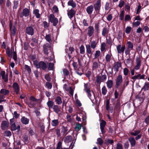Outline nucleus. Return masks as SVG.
I'll return each mask as SVG.
<instances>
[{"mask_svg": "<svg viewBox=\"0 0 149 149\" xmlns=\"http://www.w3.org/2000/svg\"><path fill=\"white\" fill-rule=\"evenodd\" d=\"M6 6L10 8L11 7V3L9 1V0H7L6 3Z\"/></svg>", "mask_w": 149, "mask_h": 149, "instance_id": "obj_63", "label": "nucleus"}, {"mask_svg": "<svg viewBox=\"0 0 149 149\" xmlns=\"http://www.w3.org/2000/svg\"><path fill=\"white\" fill-rule=\"evenodd\" d=\"M55 101L56 103L58 104H61L62 103L61 99L59 96H58L55 98Z\"/></svg>", "mask_w": 149, "mask_h": 149, "instance_id": "obj_28", "label": "nucleus"}, {"mask_svg": "<svg viewBox=\"0 0 149 149\" xmlns=\"http://www.w3.org/2000/svg\"><path fill=\"white\" fill-rule=\"evenodd\" d=\"M144 75H141L139 74L137 75H135L132 77V79L135 80L136 79H143L144 78Z\"/></svg>", "mask_w": 149, "mask_h": 149, "instance_id": "obj_11", "label": "nucleus"}, {"mask_svg": "<svg viewBox=\"0 0 149 149\" xmlns=\"http://www.w3.org/2000/svg\"><path fill=\"white\" fill-rule=\"evenodd\" d=\"M109 100H107L106 104V108L107 110L109 111Z\"/></svg>", "mask_w": 149, "mask_h": 149, "instance_id": "obj_53", "label": "nucleus"}, {"mask_svg": "<svg viewBox=\"0 0 149 149\" xmlns=\"http://www.w3.org/2000/svg\"><path fill=\"white\" fill-rule=\"evenodd\" d=\"M86 93L89 99L92 101H93L95 99V97L93 93V92H91L90 91H88V92Z\"/></svg>", "mask_w": 149, "mask_h": 149, "instance_id": "obj_12", "label": "nucleus"}, {"mask_svg": "<svg viewBox=\"0 0 149 149\" xmlns=\"http://www.w3.org/2000/svg\"><path fill=\"white\" fill-rule=\"evenodd\" d=\"M6 52L8 56H11V53L10 51V49L9 47H8L6 49Z\"/></svg>", "mask_w": 149, "mask_h": 149, "instance_id": "obj_59", "label": "nucleus"}, {"mask_svg": "<svg viewBox=\"0 0 149 149\" xmlns=\"http://www.w3.org/2000/svg\"><path fill=\"white\" fill-rule=\"evenodd\" d=\"M106 124V122L103 120H101L100 123V129L101 130V131L102 134H103L105 133L104 128L105 127V125Z\"/></svg>", "mask_w": 149, "mask_h": 149, "instance_id": "obj_7", "label": "nucleus"}, {"mask_svg": "<svg viewBox=\"0 0 149 149\" xmlns=\"http://www.w3.org/2000/svg\"><path fill=\"white\" fill-rule=\"evenodd\" d=\"M74 51V49L72 47H70L69 48V52L68 53V56L69 58H70L71 56H70V54H72V52Z\"/></svg>", "mask_w": 149, "mask_h": 149, "instance_id": "obj_44", "label": "nucleus"}, {"mask_svg": "<svg viewBox=\"0 0 149 149\" xmlns=\"http://www.w3.org/2000/svg\"><path fill=\"white\" fill-rule=\"evenodd\" d=\"M68 6H71L72 8H75L76 6V4L75 2L73 1V0H70L68 3Z\"/></svg>", "mask_w": 149, "mask_h": 149, "instance_id": "obj_21", "label": "nucleus"}, {"mask_svg": "<svg viewBox=\"0 0 149 149\" xmlns=\"http://www.w3.org/2000/svg\"><path fill=\"white\" fill-rule=\"evenodd\" d=\"M129 72V70L127 68H125L123 69V73L126 76L128 75V73Z\"/></svg>", "mask_w": 149, "mask_h": 149, "instance_id": "obj_54", "label": "nucleus"}, {"mask_svg": "<svg viewBox=\"0 0 149 149\" xmlns=\"http://www.w3.org/2000/svg\"><path fill=\"white\" fill-rule=\"evenodd\" d=\"M9 126V123L6 121H3L1 124V128L3 130H5L8 128Z\"/></svg>", "mask_w": 149, "mask_h": 149, "instance_id": "obj_10", "label": "nucleus"}, {"mask_svg": "<svg viewBox=\"0 0 149 149\" xmlns=\"http://www.w3.org/2000/svg\"><path fill=\"white\" fill-rule=\"evenodd\" d=\"M100 0H98L96 3L94 5V8L95 10L97 11L98 10L100 7Z\"/></svg>", "mask_w": 149, "mask_h": 149, "instance_id": "obj_16", "label": "nucleus"}, {"mask_svg": "<svg viewBox=\"0 0 149 149\" xmlns=\"http://www.w3.org/2000/svg\"><path fill=\"white\" fill-rule=\"evenodd\" d=\"M141 61L139 59L137 60L136 62V65L135 66L134 69L136 70L139 69L141 65Z\"/></svg>", "mask_w": 149, "mask_h": 149, "instance_id": "obj_24", "label": "nucleus"}, {"mask_svg": "<svg viewBox=\"0 0 149 149\" xmlns=\"http://www.w3.org/2000/svg\"><path fill=\"white\" fill-rule=\"evenodd\" d=\"M1 93L4 95H6L9 93V91L8 90L4 89H2L1 90Z\"/></svg>", "mask_w": 149, "mask_h": 149, "instance_id": "obj_38", "label": "nucleus"}, {"mask_svg": "<svg viewBox=\"0 0 149 149\" xmlns=\"http://www.w3.org/2000/svg\"><path fill=\"white\" fill-rule=\"evenodd\" d=\"M112 55L111 54H107L105 56V59L106 60V61L108 62H110V61L111 59V56Z\"/></svg>", "mask_w": 149, "mask_h": 149, "instance_id": "obj_37", "label": "nucleus"}, {"mask_svg": "<svg viewBox=\"0 0 149 149\" xmlns=\"http://www.w3.org/2000/svg\"><path fill=\"white\" fill-rule=\"evenodd\" d=\"M45 38L46 40L49 42H50L52 41L50 35H47L45 36Z\"/></svg>", "mask_w": 149, "mask_h": 149, "instance_id": "obj_49", "label": "nucleus"}, {"mask_svg": "<svg viewBox=\"0 0 149 149\" xmlns=\"http://www.w3.org/2000/svg\"><path fill=\"white\" fill-rule=\"evenodd\" d=\"M94 29L93 27L89 26L87 28L88 35L89 36H91L94 33Z\"/></svg>", "mask_w": 149, "mask_h": 149, "instance_id": "obj_8", "label": "nucleus"}, {"mask_svg": "<svg viewBox=\"0 0 149 149\" xmlns=\"http://www.w3.org/2000/svg\"><path fill=\"white\" fill-rule=\"evenodd\" d=\"M142 89L144 91H147L149 89V82H146L143 86L142 88Z\"/></svg>", "mask_w": 149, "mask_h": 149, "instance_id": "obj_26", "label": "nucleus"}, {"mask_svg": "<svg viewBox=\"0 0 149 149\" xmlns=\"http://www.w3.org/2000/svg\"><path fill=\"white\" fill-rule=\"evenodd\" d=\"M29 10L27 8H25L21 13L20 14V17H22L23 16L27 17L29 15Z\"/></svg>", "mask_w": 149, "mask_h": 149, "instance_id": "obj_3", "label": "nucleus"}, {"mask_svg": "<svg viewBox=\"0 0 149 149\" xmlns=\"http://www.w3.org/2000/svg\"><path fill=\"white\" fill-rule=\"evenodd\" d=\"M59 124V122L58 119H54L51 122L52 125L54 127L57 126Z\"/></svg>", "mask_w": 149, "mask_h": 149, "instance_id": "obj_30", "label": "nucleus"}, {"mask_svg": "<svg viewBox=\"0 0 149 149\" xmlns=\"http://www.w3.org/2000/svg\"><path fill=\"white\" fill-rule=\"evenodd\" d=\"M14 6L13 7L14 8L16 9L17 8L18 6V2L17 1H15L13 3Z\"/></svg>", "mask_w": 149, "mask_h": 149, "instance_id": "obj_62", "label": "nucleus"}, {"mask_svg": "<svg viewBox=\"0 0 149 149\" xmlns=\"http://www.w3.org/2000/svg\"><path fill=\"white\" fill-rule=\"evenodd\" d=\"M103 141L102 139L100 138H99L97 139V144H98L100 145H101L102 144Z\"/></svg>", "mask_w": 149, "mask_h": 149, "instance_id": "obj_61", "label": "nucleus"}, {"mask_svg": "<svg viewBox=\"0 0 149 149\" xmlns=\"http://www.w3.org/2000/svg\"><path fill=\"white\" fill-rule=\"evenodd\" d=\"M80 53L81 54H84L85 52V49L84 46L81 45L80 48Z\"/></svg>", "mask_w": 149, "mask_h": 149, "instance_id": "obj_56", "label": "nucleus"}, {"mask_svg": "<svg viewBox=\"0 0 149 149\" xmlns=\"http://www.w3.org/2000/svg\"><path fill=\"white\" fill-rule=\"evenodd\" d=\"M124 4V1L123 0H121L119 2V3L118 6L120 8H121L123 6Z\"/></svg>", "mask_w": 149, "mask_h": 149, "instance_id": "obj_57", "label": "nucleus"}, {"mask_svg": "<svg viewBox=\"0 0 149 149\" xmlns=\"http://www.w3.org/2000/svg\"><path fill=\"white\" fill-rule=\"evenodd\" d=\"M21 121L23 124L26 125L28 124L29 119L24 116H23L21 119Z\"/></svg>", "mask_w": 149, "mask_h": 149, "instance_id": "obj_18", "label": "nucleus"}, {"mask_svg": "<svg viewBox=\"0 0 149 149\" xmlns=\"http://www.w3.org/2000/svg\"><path fill=\"white\" fill-rule=\"evenodd\" d=\"M127 48L130 49V50H133V44L130 41L127 42Z\"/></svg>", "mask_w": 149, "mask_h": 149, "instance_id": "obj_23", "label": "nucleus"}, {"mask_svg": "<svg viewBox=\"0 0 149 149\" xmlns=\"http://www.w3.org/2000/svg\"><path fill=\"white\" fill-rule=\"evenodd\" d=\"M100 65L99 63L97 62H95L93 63V69H96Z\"/></svg>", "mask_w": 149, "mask_h": 149, "instance_id": "obj_36", "label": "nucleus"}, {"mask_svg": "<svg viewBox=\"0 0 149 149\" xmlns=\"http://www.w3.org/2000/svg\"><path fill=\"white\" fill-rule=\"evenodd\" d=\"M90 88H89V84H85L84 91L86 92H88V91H90Z\"/></svg>", "mask_w": 149, "mask_h": 149, "instance_id": "obj_34", "label": "nucleus"}, {"mask_svg": "<svg viewBox=\"0 0 149 149\" xmlns=\"http://www.w3.org/2000/svg\"><path fill=\"white\" fill-rule=\"evenodd\" d=\"M48 19L51 22L53 23L54 26H56L58 23V19L56 18L54 14H52L49 15L48 17Z\"/></svg>", "mask_w": 149, "mask_h": 149, "instance_id": "obj_2", "label": "nucleus"}, {"mask_svg": "<svg viewBox=\"0 0 149 149\" xmlns=\"http://www.w3.org/2000/svg\"><path fill=\"white\" fill-rule=\"evenodd\" d=\"M116 48L118 53L122 54L124 52L125 47V45L122 47L121 45H119L117 46Z\"/></svg>", "mask_w": 149, "mask_h": 149, "instance_id": "obj_5", "label": "nucleus"}, {"mask_svg": "<svg viewBox=\"0 0 149 149\" xmlns=\"http://www.w3.org/2000/svg\"><path fill=\"white\" fill-rule=\"evenodd\" d=\"M53 109L54 112L58 114L60 111V108L57 105H54L52 107Z\"/></svg>", "mask_w": 149, "mask_h": 149, "instance_id": "obj_20", "label": "nucleus"}, {"mask_svg": "<svg viewBox=\"0 0 149 149\" xmlns=\"http://www.w3.org/2000/svg\"><path fill=\"white\" fill-rule=\"evenodd\" d=\"M109 31V30L107 28L105 27H104L103 29V30L102 32V35L104 36H105L106 34H108Z\"/></svg>", "mask_w": 149, "mask_h": 149, "instance_id": "obj_31", "label": "nucleus"}, {"mask_svg": "<svg viewBox=\"0 0 149 149\" xmlns=\"http://www.w3.org/2000/svg\"><path fill=\"white\" fill-rule=\"evenodd\" d=\"M140 133L139 130H137L135 131L134 132H132L131 133V134L133 136H136L138 135Z\"/></svg>", "mask_w": 149, "mask_h": 149, "instance_id": "obj_52", "label": "nucleus"}, {"mask_svg": "<svg viewBox=\"0 0 149 149\" xmlns=\"http://www.w3.org/2000/svg\"><path fill=\"white\" fill-rule=\"evenodd\" d=\"M52 11L53 13H58V8L56 6H54L52 8Z\"/></svg>", "mask_w": 149, "mask_h": 149, "instance_id": "obj_39", "label": "nucleus"}, {"mask_svg": "<svg viewBox=\"0 0 149 149\" xmlns=\"http://www.w3.org/2000/svg\"><path fill=\"white\" fill-rule=\"evenodd\" d=\"M106 44L105 43L103 42L101 45V52L103 51L105 49Z\"/></svg>", "mask_w": 149, "mask_h": 149, "instance_id": "obj_50", "label": "nucleus"}, {"mask_svg": "<svg viewBox=\"0 0 149 149\" xmlns=\"http://www.w3.org/2000/svg\"><path fill=\"white\" fill-rule=\"evenodd\" d=\"M86 53L88 54H91V47L90 45H86Z\"/></svg>", "mask_w": 149, "mask_h": 149, "instance_id": "obj_33", "label": "nucleus"}, {"mask_svg": "<svg viewBox=\"0 0 149 149\" xmlns=\"http://www.w3.org/2000/svg\"><path fill=\"white\" fill-rule=\"evenodd\" d=\"M121 67V64L119 62H116L113 66V69L116 72L118 71L119 68Z\"/></svg>", "mask_w": 149, "mask_h": 149, "instance_id": "obj_13", "label": "nucleus"}, {"mask_svg": "<svg viewBox=\"0 0 149 149\" xmlns=\"http://www.w3.org/2000/svg\"><path fill=\"white\" fill-rule=\"evenodd\" d=\"M82 125L81 124H76L74 127L75 130L78 132L81 129Z\"/></svg>", "mask_w": 149, "mask_h": 149, "instance_id": "obj_40", "label": "nucleus"}, {"mask_svg": "<svg viewBox=\"0 0 149 149\" xmlns=\"http://www.w3.org/2000/svg\"><path fill=\"white\" fill-rule=\"evenodd\" d=\"M96 43L95 41H93L91 42V47L93 49H94L96 47Z\"/></svg>", "mask_w": 149, "mask_h": 149, "instance_id": "obj_41", "label": "nucleus"}, {"mask_svg": "<svg viewBox=\"0 0 149 149\" xmlns=\"http://www.w3.org/2000/svg\"><path fill=\"white\" fill-rule=\"evenodd\" d=\"M46 85L48 89H51L52 87V85L51 83L48 82H46Z\"/></svg>", "mask_w": 149, "mask_h": 149, "instance_id": "obj_60", "label": "nucleus"}, {"mask_svg": "<svg viewBox=\"0 0 149 149\" xmlns=\"http://www.w3.org/2000/svg\"><path fill=\"white\" fill-rule=\"evenodd\" d=\"M68 129L67 127H63L61 128V132L63 134H65L67 131Z\"/></svg>", "mask_w": 149, "mask_h": 149, "instance_id": "obj_47", "label": "nucleus"}, {"mask_svg": "<svg viewBox=\"0 0 149 149\" xmlns=\"http://www.w3.org/2000/svg\"><path fill=\"white\" fill-rule=\"evenodd\" d=\"M75 14L74 10H70L68 13V14L69 17L70 19L72 18Z\"/></svg>", "mask_w": 149, "mask_h": 149, "instance_id": "obj_25", "label": "nucleus"}, {"mask_svg": "<svg viewBox=\"0 0 149 149\" xmlns=\"http://www.w3.org/2000/svg\"><path fill=\"white\" fill-rule=\"evenodd\" d=\"M1 74L2 76V79L5 82L7 83L8 81V74H5V72L4 71H1Z\"/></svg>", "mask_w": 149, "mask_h": 149, "instance_id": "obj_4", "label": "nucleus"}, {"mask_svg": "<svg viewBox=\"0 0 149 149\" xmlns=\"http://www.w3.org/2000/svg\"><path fill=\"white\" fill-rule=\"evenodd\" d=\"M72 140V137L70 136H67L64 139V141L66 143H69L71 142Z\"/></svg>", "mask_w": 149, "mask_h": 149, "instance_id": "obj_27", "label": "nucleus"}, {"mask_svg": "<svg viewBox=\"0 0 149 149\" xmlns=\"http://www.w3.org/2000/svg\"><path fill=\"white\" fill-rule=\"evenodd\" d=\"M26 33L29 35H33L34 33L33 28L31 26L27 27L26 29Z\"/></svg>", "mask_w": 149, "mask_h": 149, "instance_id": "obj_9", "label": "nucleus"}, {"mask_svg": "<svg viewBox=\"0 0 149 149\" xmlns=\"http://www.w3.org/2000/svg\"><path fill=\"white\" fill-rule=\"evenodd\" d=\"M10 29L12 33V36H14L16 33V28L14 26H12L11 24L10 25Z\"/></svg>", "mask_w": 149, "mask_h": 149, "instance_id": "obj_15", "label": "nucleus"}, {"mask_svg": "<svg viewBox=\"0 0 149 149\" xmlns=\"http://www.w3.org/2000/svg\"><path fill=\"white\" fill-rule=\"evenodd\" d=\"M107 86L108 88H110L112 87L113 85V81L111 80H108L106 83Z\"/></svg>", "mask_w": 149, "mask_h": 149, "instance_id": "obj_29", "label": "nucleus"}, {"mask_svg": "<svg viewBox=\"0 0 149 149\" xmlns=\"http://www.w3.org/2000/svg\"><path fill=\"white\" fill-rule=\"evenodd\" d=\"M102 93L103 95H105L106 94L107 92V90L106 89V88L105 86L103 87L102 88Z\"/></svg>", "mask_w": 149, "mask_h": 149, "instance_id": "obj_55", "label": "nucleus"}, {"mask_svg": "<svg viewBox=\"0 0 149 149\" xmlns=\"http://www.w3.org/2000/svg\"><path fill=\"white\" fill-rule=\"evenodd\" d=\"M144 32L145 33H147L149 31V28L148 26H144L143 28Z\"/></svg>", "mask_w": 149, "mask_h": 149, "instance_id": "obj_58", "label": "nucleus"}, {"mask_svg": "<svg viewBox=\"0 0 149 149\" xmlns=\"http://www.w3.org/2000/svg\"><path fill=\"white\" fill-rule=\"evenodd\" d=\"M13 87L15 90L16 94H18L19 91V88L18 84L16 83H14L13 85Z\"/></svg>", "mask_w": 149, "mask_h": 149, "instance_id": "obj_22", "label": "nucleus"}, {"mask_svg": "<svg viewBox=\"0 0 149 149\" xmlns=\"http://www.w3.org/2000/svg\"><path fill=\"white\" fill-rule=\"evenodd\" d=\"M129 141L132 146H135L136 142L134 138L133 137H130L129 139Z\"/></svg>", "mask_w": 149, "mask_h": 149, "instance_id": "obj_19", "label": "nucleus"}, {"mask_svg": "<svg viewBox=\"0 0 149 149\" xmlns=\"http://www.w3.org/2000/svg\"><path fill=\"white\" fill-rule=\"evenodd\" d=\"M116 148V149H123V145L120 143H118Z\"/></svg>", "mask_w": 149, "mask_h": 149, "instance_id": "obj_51", "label": "nucleus"}, {"mask_svg": "<svg viewBox=\"0 0 149 149\" xmlns=\"http://www.w3.org/2000/svg\"><path fill=\"white\" fill-rule=\"evenodd\" d=\"M34 63L37 68H42L43 70H45L47 68L46 64L43 62L41 61L38 63L36 61H34Z\"/></svg>", "mask_w": 149, "mask_h": 149, "instance_id": "obj_1", "label": "nucleus"}, {"mask_svg": "<svg viewBox=\"0 0 149 149\" xmlns=\"http://www.w3.org/2000/svg\"><path fill=\"white\" fill-rule=\"evenodd\" d=\"M132 27L130 26H127L125 29V33L127 34L129 33L132 30Z\"/></svg>", "mask_w": 149, "mask_h": 149, "instance_id": "obj_45", "label": "nucleus"}, {"mask_svg": "<svg viewBox=\"0 0 149 149\" xmlns=\"http://www.w3.org/2000/svg\"><path fill=\"white\" fill-rule=\"evenodd\" d=\"M54 104V102L51 101H49L47 102V105L49 109L52 108Z\"/></svg>", "mask_w": 149, "mask_h": 149, "instance_id": "obj_35", "label": "nucleus"}, {"mask_svg": "<svg viewBox=\"0 0 149 149\" xmlns=\"http://www.w3.org/2000/svg\"><path fill=\"white\" fill-rule=\"evenodd\" d=\"M123 81L122 76L121 75H119L117 77L116 83L117 86H119Z\"/></svg>", "mask_w": 149, "mask_h": 149, "instance_id": "obj_6", "label": "nucleus"}, {"mask_svg": "<svg viewBox=\"0 0 149 149\" xmlns=\"http://www.w3.org/2000/svg\"><path fill=\"white\" fill-rule=\"evenodd\" d=\"M96 82L98 84H100L102 82L101 77L100 76H98L96 77Z\"/></svg>", "mask_w": 149, "mask_h": 149, "instance_id": "obj_46", "label": "nucleus"}, {"mask_svg": "<svg viewBox=\"0 0 149 149\" xmlns=\"http://www.w3.org/2000/svg\"><path fill=\"white\" fill-rule=\"evenodd\" d=\"M124 13L125 12L124 10H122L119 15V17H120V19L122 20L123 19L124 15Z\"/></svg>", "mask_w": 149, "mask_h": 149, "instance_id": "obj_42", "label": "nucleus"}, {"mask_svg": "<svg viewBox=\"0 0 149 149\" xmlns=\"http://www.w3.org/2000/svg\"><path fill=\"white\" fill-rule=\"evenodd\" d=\"M94 8L92 5L87 7L86 8V11L88 14H91Z\"/></svg>", "mask_w": 149, "mask_h": 149, "instance_id": "obj_14", "label": "nucleus"}, {"mask_svg": "<svg viewBox=\"0 0 149 149\" xmlns=\"http://www.w3.org/2000/svg\"><path fill=\"white\" fill-rule=\"evenodd\" d=\"M72 65L75 70H77L78 69V66L76 62H73L72 63Z\"/></svg>", "mask_w": 149, "mask_h": 149, "instance_id": "obj_64", "label": "nucleus"}, {"mask_svg": "<svg viewBox=\"0 0 149 149\" xmlns=\"http://www.w3.org/2000/svg\"><path fill=\"white\" fill-rule=\"evenodd\" d=\"M100 54L101 52L100 51H96L95 54V58H97L100 56Z\"/></svg>", "mask_w": 149, "mask_h": 149, "instance_id": "obj_43", "label": "nucleus"}, {"mask_svg": "<svg viewBox=\"0 0 149 149\" xmlns=\"http://www.w3.org/2000/svg\"><path fill=\"white\" fill-rule=\"evenodd\" d=\"M33 13L37 18H40L41 16V15L39 13V10L38 9H34L33 11Z\"/></svg>", "mask_w": 149, "mask_h": 149, "instance_id": "obj_17", "label": "nucleus"}, {"mask_svg": "<svg viewBox=\"0 0 149 149\" xmlns=\"http://www.w3.org/2000/svg\"><path fill=\"white\" fill-rule=\"evenodd\" d=\"M49 47V46L47 44H46L43 46V50L45 54H48V48Z\"/></svg>", "mask_w": 149, "mask_h": 149, "instance_id": "obj_32", "label": "nucleus"}, {"mask_svg": "<svg viewBox=\"0 0 149 149\" xmlns=\"http://www.w3.org/2000/svg\"><path fill=\"white\" fill-rule=\"evenodd\" d=\"M54 64L53 63H49L48 69L49 70H53L54 68Z\"/></svg>", "mask_w": 149, "mask_h": 149, "instance_id": "obj_48", "label": "nucleus"}]
</instances>
